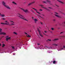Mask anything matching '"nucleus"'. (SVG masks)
<instances>
[{"mask_svg": "<svg viewBox=\"0 0 65 65\" xmlns=\"http://www.w3.org/2000/svg\"><path fill=\"white\" fill-rule=\"evenodd\" d=\"M54 15H55L56 17H57V18H62V17L60 16H59L58 15L56 14H54Z\"/></svg>", "mask_w": 65, "mask_h": 65, "instance_id": "obj_7", "label": "nucleus"}, {"mask_svg": "<svg viewBox=\"0 0 65 65\" xmlns=\"http://www.w3.org/2000/svg\"><path fill=\"white\" fill-rule=\"evenodd\" d=\"M6 41H8V38H6Z\"/></svg>", "mask_w": 65, "mask_h": 65, "instance_id": "obj_24", "label": "nucleus"}, {"mask_svg": "<svg viewBox=\"0 0 65 65\" xmlns=\"http://www.w3.org/2000/svg\"><path fill=\"white\" fill-rule=\"evenodd\" d=\"M33 12L35 14V13H34V12Z\"/></svg>", "mask_w": 65, "mask_h": 65, "instance_id": "obj_64", "label": "nucleus"}, {"mask_svg": "<svg viewBox=\"0 0 65 65\" xmlns=\"http://www.w3.org/2000/svg\"><path fill=\"white\" fill-rule=\"evenodd\" d=\"M32 8V9H34V10H35V11H36V12H37L38 13H39V14H40V13L38 12L37 10H36V9L34 8Z\"/></svg>", "mask_w": 65, "mask_h": 65, "instance_id": "obj_10", "label": "nucleus"}, {"mask_svg": "<svg viewBox=\"0 0 65 65\" xmlns=\"http://www.w3.org/2000/svg\"><path fill=\"white\" fill-rule=\"evenodd\" d=\"M2 20H5V19H4V18H3L2 19Z\"/></svg>", "mask_w": 65, "mask_h": 65, "instance_id": "obj_51", "label": "nucleus"}, {"mask_svg": "<svg viewBox=\"0 0 65 65\" xmlns=\"http://www.w3.org/2000/svg\"><path fill=\"white\" fill-rule=\"evenodd\" d=\"M45 47H46L47 48H48V47L47 46H45Z\"/></svg>", "mask_w": 65, "mask_h": 65, "instance_id": "obj_32", "label": "nucleus"}, {"mask_svg": "<svg viewBox=\"0 0 65 65\" xmlns=\"http://www.w3.org/2000/svg\"><path fill=\"white\" fill-rule=\"evenodd\" d=\"M63 48H65V46L63 45Z\"/></svg>", "mask_w": 65, "mask_h": 65, "instance_id": "obj_36", "label": "nucleus"}, {"mask_svg": "<svg viewBox=\"0 0 65 65\" xmlns=\"http://www.w3.org/2000/svg\"><path fill=\"white\" fill-rule=\"evenodd\" d=\"M55 13H56V14H58V13H57L55 12Z\"/></svg>", "mask_w": 65, "mask_h": 65, "instance_id": "obj_37", "label": "nucleus"}, {"mask_svg": "<svg viewBox=\"0 0 65 65\" xmlns=\"http://www.w3.org/2000/svg\"><path fill=\"white\" fill-rule=\"evenodd\" d=\"M39 6H41V7H42V8H44V9H46V10H47V9L46 8H45L44 7V6L43 5H39Z\"/></svg>", "mask_w": 65, "mask_h": 65, "instance_id": "obj_6", "label": "nucleus"}, {"mask_svg": "<svg viewBox=\"0 0 65 65\" xmlns=\"http://www.w3.org/2000/svg\"><path fill=\"white\" fill-rule=\"evenodd\" d=\"M57 0V1H58V2H60V3H62V4H64V3L62 2L61 1H59V0Z\"/></svg>", "mask_w": 65, "mask_h": 65, "instance_id": "obj_16", "label": "nucleus"}, {"mask_svg": "<svg viewBox=\"0 0 65 65\" xmlns=\"http://www.w3.org/2000/svg\"><path fill=\"white\" fill-rule=\"evenodd\" d=\"M54 21H55V20H54Z\"/></svg>", "mask_w": 65, "mask_h": 65, "instance_id": "obj_60", "label": "nucleus"}, {"mask_svg": "<svg viewBox=\"0 0 65 65\" xmlns=\"http://www.w3.org/2000/svg\"><path fill=\"white\" fill-rule=\"evenodd\" d=\"M44 32L45 33H46L47 32V31H44Z\"/></svg>", "mask_w": 65, "mask_h": 65, "instance_id": "obj_33", "label": "nucleus"}, {"mask_svg": "<svg viewBox=\"0 0 65 65\" xmlns=\"http://www.w3.org/2000/svg\"><path fill=\"white\" fill-rule=\"evenodd\" d=\"M55 5H56V6H57V7H59V6H58L56 4H55Z\"/></svg>", "mask_w": 65, "mask_h": 65, "instance_id": "obj_30", "label": "nucleus"}, {"mask_svg": "<svg viewBox=\"0 0 65 65\" xmlns=\"http://www.w3.org/2000/svg\"><path fill=\"white\" fill-rule=\"evenodd\" d=\"M12 3L13 4H15V5H17V3H15L14 2H13Z\"/></svg>", "mask_w": 65, "mask_h": 65, "instance_id": "obj_19", "label": "nucleus"}, {"mask_svg": "<svg viewBox=\"0 0 65 65\" xmlns=\"http://www.w3.org/2000/svg\"><path fill=\"white\" fill-rule=\"evenodd\" d=\"M1 24H2V25H8V24L6 23H1Z\"/></svg>", "mask_w": 65, "mask_h": 65, "instance_id": "obj_14", "label": "nucleus"}, {"mask_svg": "<svg viewBox=\"0 0 65 65\" xmlns=\"http://www.w3.org/2000/svg\"><path fill=\"white\" fill-rule=\"evenodd\" d=\"M34 20L35 23H37V21H38V20L37 19H34Z\"/></svg>", "mask_w": 65, "mask_h": 65, "instance_id": "obj_11", "label": "nucleus"}, {"mask_svg": "<svg viewBox=\"0 0 65 65\" xmlns=\"http://www.w3.org/2000/svg\"><path fill=\"white\" fill-rule=\"evenodd\" d=\"M7 23L9 24V22H7Z\"/></svg>", "mask_w": 65, "mask_h": 65, "instance_id": "obj_56", "label": "nucleus"}, {"mask_svg": "<svg viewBox=\"0 0 65 65\" xmlns=\"http://www.w3.org/2000/svg\"><path fill=\"white\" fill-rule=\"evenodd\" d=\"M35 3V2H33L31 3H30L28 4L27 6H30V5H32V4H33V3Z\"/></svg>", "mask_w": 65, "mask_h": 65, "instance_id": "obj_5", "label": "nucleus"}, {"mask_svg": "<svg viewBox=\"0 0 65 65\" xmlns=\"http://www.w3.org/2000/svg\"><path fill=\"white\" fill-rule=\"evenodd\" d=\"M14 25V24H13V23L12 24H11V25H10V24H8V25H9V26H11V25Z\"/></svg>", "mask_w": 65, "mask_h": 65, "instance_id": "obj_22", "label": "nucleus"}, {"mask_svg": "<svg viewBox=\"0 0 65 65\" xmlns=\"http://www.w3.org/2000/svg\"><path fill=\"white\" fill-rule=\"evenodd\" d=\"M8 40H10L11 39V37H9L8 38Z\"/></svg>", "mask_w": 65, "mask_h": 65, "instance_id": "obj_27", "label": "nucleus"}, {"mask_svg": "<svg viewBox=\"0 0 65 65\" xmlns=\"http://www.w3.org/2000/svg\"><path fill=\"white\" fill-rule=\"evenodd\" d=\"M37 45H40V44H39V43H38L37 44Z\"/></svg>", "mask_w": 65, "mask_h": 65, "instance_id": "obj_44", "label": "nucleus"}, {"mask_svg": "<svg viewBox=\"0 0 65 65\" xmlns=\"http://www.w3.org/2000/svg\"><path fill=\"white\" fill-rule=\"evenodd\" d=\"M9 36H6V37H9Z\"/></svg>", "mask_w": 65, "mask_h": 65, "instance_id": "obj_54", "label": "nucleus"}, {"mask_svg": "<svg viewBox=\"0 0 65 65\" xmlns=\"http://www.w3.org/2000/svg\"><path fill=\"white\" fill-rule=\"evenodd\" d=\"M51 30H54V28H51Z\"/></svg>", "mask_w": 65, "mask_h": 65, "instance_id": "obj_29", "label": "nucleus"}, {"mask_svg": "<svg viewBox=\"0 0 65 65\" xmlns=\"http://www.w3.org/2000/svg\"><path fill=\"white\" fill-rule=\"evenodd\" d=\"M18 15H19V17H20V18H21L22 19H23V20H25V21H27V22H28V20H27L26 19H25V17H24V16H22V15H21V14L20 13L18 14Z\"/></svg>", "mask_w": 65, "mask_h": 65, "instance_id": "obj_1", "label": "nucleus"}, {"mask_svg": "<svg viewBox=\"0 0 65 65\" xmlns=\"http://www.w3.org/2000/svg\"><path fill=\"white\" fill-rule=\"evenodd\" d=\"M3 34L4 35H6V33L4 32H2V29H0V35Z\"/></svg>", "mask_w": 65, "mask_h": 65, "instance_id": "obj_2", "label": "nucleus"}, {"mask_svg": "<svg viewBox=\"0 0 65 65\" xmlns=\"http://www.w3.org/2000/svg\"><path fill=\"white\" fill-rule=\"evenodd\" d=\"M47 10H48V11H50V9H47Z\"/></svg>", "mask_w": 65, "mask_h": 65, "instance_id": "obj_50", "label": "nucleus"}, {"mask_svg": "<svg viewBox=\"0 0 65 65\" xmlns=\"http://www.w3.org/2000/svg\"><path fill=\"white\" fill-rule=\"evenodd\" d=\"M1 44L0 43V46H1Z\"/></svg>", "mask_w": 65, "mask_h": 65, "instance_id": "obj_59", "label": "nucleus"}, {"mask_svg": "<svg viewBox=\"0 0 65 65\" xmlns=\"http://www.w3.org/2000/svg\"><path fill=\"white\" fill-rule=\"evenodd\" d=\"M10 22H12V23H14V22H13V21H10Z\"/></svg>", "mask_w": 65, "mask_h": 65, "instance_id": "obj_41", "label": "nucleus"}, {"mask_svg": "<svg viewBox=\"0 0 65 65\" xmlns=\"http://www.w3.org/2000/svg\"><path fill=\"white\" fill-rule=\"evenodd\" d=\"M49 4L50 5H53L52 4H51V3H49Z\"/></svg>", "mask_w": 65, "mask_h": 65, "instance_id": "obj_40", "label": "nucleus"}, {"mask_svg": "<svg viewBox=\"0 0 65 65\" xmlns=\"http://www.w3.org/2000/svg\"><path fill=\"white\" fill-rule=\"evenodd\" d=\"M0 15L1 16V17H2L3 18H4V17L5 16V15L4 14H2L1 13H0Z\"/></svg>", "mask_w": 65, "mask_h": 65, "instance_id": "obj_12", "label": "nucleus"}, {"mask_svg": "<svg viewBox=\"0 0 65 65\" xmlns=\"http://www.w3.org/2000/svg\"><path fill=\"white\" fill-rule=\"evenodd\" d=\"M56 61L55 60L53 61V64H55V63H56Z\"/></svg>", "mask_w": 65, "mask_h": 65, "instance_id": "obj_21", "label": "nucleus"}, {"mask_svg": "<svg viewBox=\"0 0 65 65\" xmlns=\"http://www.w3.org/2000/svg\"><path fill=\"white\" fill-rule=\"evenodd\" d=\"M58 39H53L52 40L53 41H56L57 40H58Z\"/></svg>", "mask_w": 65, "mask_h": 65, "instance_id": "obj_13", "label": "nucleus"}, {"mask_svg": "<svg viewBox=\"0 0 65 65\" xmlns=\"http://www.w3.org/2000/svg\"><path fill=\"white\" fill-rule=\"evenodd\" d=\"M21 9L22 10H23L24 12H28V10L27 9H26L25 10L24 9H23L22 8H21Z\"/></svg>", "mask_w": 65, "mask_h": 65, "instance_id": "obj_4", "label": "nucleus"}, {"mask_svg": "<svg viewBox=\"0 0 65 65\" xmlns=\"http://www.w3.org/2000/svg\"><path fill=\"white\" fill-rule=\"evenodd\" d=\"M38 31L39 32V34L40 36H41V37H43V36H42V34H41V33H40V32H41V31H40L39 29H38Z\"/></svg>", "mask_w": 65, "mask_h": 65, "instance_id": "obj_3", "label": "nucleus"}, {"mask_svg": "<svg viewBox=\"0 0 65 65\" xmlns=\"http://www.w3.org/2000/svg\"><path fill=\"white\" fill-rule=\"evenodd\" d=\"M4 37V36H3L2 37V38H1V39H2V38H3Z\"/></svg>", "mask_w": 65, "mask_h": 65, "instance_id": "obj_35", "label": "nucleus"}, {"mask_svg": "<svg viewBox=\"0 0 65 65\" xmlns=\"http://www.w3.org/2000/svg\"><path fill=\"white\" fill-rule=\"evenodd\" d=\"M48 8H50V9H52V8L50 7H48Z\"/></svg>", "mask_w": 65, "mask_h": 65, "instance_id": "obj_46", "label": "nucleus"}, {"mask_svg": "<svg viewBox=\"0 0 65 65\" xmlns=\"http://www.w3.org/2000/svg\"><path fill=\"white\" fill-rule=\"evenodd\" d=\"M43 3H46V2L45 1H43Z\"/></svg>", "mask_w": 65, "mask_h": 65, "instance_id": "obj_26", "label": "nucleus"}, {"mask_svg": "<svg viewBox=\"0 0 65 65\" xmlns=\"http://www.w3.org/2000/svg\"><path fill=\"white\" fill-rule=\"evenodd\" d=\"M15 55V54L13 53V55Z\"/></svg>", "mask_w": 65, "mask_h": 65, "instance_id": "obj_52", "label": "nucleus"}, {"mask_svg": "<svg viewBox=\"0 0 65 65\" xmlns=\"http://www.w3.org/2000/svg\"><path fill=\"white\" fill-rule=\"evenodd\" d=\"M40 23L42 25L43 24V23H42V22H40Z\"/></svg>", "mask_w": 65, "mask_h": 65, "instance_id": "obj_42", "label": "nucleus"}, {"mask_svg": "<svg viewBox=\"0 0 65 65\" xmlns=\"http://www.w3.org/2000/svg\"><path fill=\"white\" fill-rule=\"evenodd\" d=\"M38 15V16L40 17V18H41V17L39 15Z\"/></svg>", "mask_w": 65, "mask_h": 65, "instance_id": "obj_47", "label": "nucleus"}, {"mask_svg": "<svg viewBox=\"0 0 65 65\" xmlns=\"http://www.w3.org/2000/svg\"><path fill=\"white\" fill-rule=\"evenodd\" d=\"M2 3L3 4V5H4V6H5V7L6 6V3L4 2V1H3L2 2Z\"/></svg>", "mask_w": 65, "mask_h": 65, "instance_id": "obj_8", "label": "nucleus"}, {"mask_svg": "<svg viewBox=\"0 0 65 65\" xmlns=\"http://www.w3.org/2000/svg\"><path fill=\"white\" fill-rule=\"evenodd\" d=\"M24 33L25 34H26V35H28V34L26 32H24Z\"/></svg>", "mask_w": 65, "mask_h": 65, "instance_id": "obj_39", "label": "nucleus"}, {"mask_svg": "<svg viewBox=\"0 0 65 65\" xmlns=\"http://www.w3.org/2000/svg\"><path fill=\"white\" fill-rule=\"evenodd\" d=\"M13 34H15V35H17V33L15 32H13Z\"/></svg>", "mask_w": 65, "mask_h": 65, "instance_id": "obj_20", "label": "nucleus"}, {"mask_svg": "<svg viewBox=\"0 0 65 65\" xmlns=\"http://www.w3.org/2000/svg\"><path fill=\"white\" fill-rule=\"evenodd\" d=\"M62 13V14H64V15H65V13Z\"/></svg>", "mask_w": 65, "mask_h": 65, "instance_id": "obj_45", "label": "nucleus"}, {"mask_svg": "<svg viewBox=\"0 0 65 65\" xmlns=\"http://www.w3.org/2000/svg\"><path fill=\"white\" fill-rule=\"evenodd\" d=\"M61 49H62V50H63V48H61Z\"/></svg>", "mask_w": 65, "mask_h": 65, "instance_id": "obj_61", "label": "nucleus"}, {"mask_svg": "<svg viewBox=\"0 0 65 65\" xmlns=\"http://www.w3.org/2000/svg\"><path fill=\"white\" fill-rule=\"evenodd\" d=\"M31 11H32V12H34V11L32 10H31Z\"/></svg>", "mask_w": 65, "mask_h": 65, "instance_id": "obj_55", "label": "nucleus"}, {"mask_svg": "<svg viewBox=\"0 0 65 65\" xmlns=\"http://www.w3.org/2000/svg\"><path fill=\"white\" fill-rule=\"evenodd\" d=\"M65 36H60V37H65Z\"/></svg>", "mask_w": 65, "mask_h": 65, "instance_id": "obj_48", "label": "nucleus"}, {"mask_svg": "<svg viewBox=\"0 0 65 65\" xmlns=\"http://www.w3.org/2000/svg\"><path fill=\"white\" fill-rule=\"evenodd\" d=\"M43 33V34H44V35H46V34H45L44 32H42Z\"/></svg>", "mask_w": 65, "mask_h": 65, "instance_id": "obj_31", "label": "nucleus"}, {"mask_svg": "<svg viewBox=\"0 0 65 65\" xmlns=\"http://www.w3.org/2000/svg\"><path fill=\"white\" fill-rule=\"evenodd\" d=\"M51 32L52 33V31H51Z\"/></svg>", "mask_w": 65, "mask_h": 65, "instance_id": "obj_63", "label": "nucleus"}, {"mask_svg": "<svg viewBox=\"0 0 65 65\" xmlns=\"http://www.w3.org/2000/svg\"><path fill=\"white\" fill-rule=\"evenodd\" d=\"M63 32H61L60 33V34H62Z\"/></svg>", "mask_w": 65, "mask_h": 65, "instance_id": "obj_34", "label": "nucleus"}, {"mask_svg": "<svg viewBox=\"0 0 65 65\" xmlns=\"http://www.w3.org/2000/svg\"><path fill=\"white\" fill-rule=\"evenodd\" d=\"M52 45H55V46H57L58 45L57 44H56L55 43L53 44H52Z\"/></svg>", "mask_w": 65, "mask_h": 65, "instance_id": "obj_17", "label": "nucleus"}, {"mask_svg": "<svg viewBox=\"0 0 65 65\" xmlns=\"http://www.w3.org/2000/svg\"><path fill=\"white\" fill-rule=\"evenodd\" d=\"M2 45L3 46H2V47H4V46H5V44H4L3 43V44Z\"/></svg>", "mask_w": 65, "mask_h": 65, "instance_id": "obj_18", "label": "nucleus"}, {"mask_svg": "<svg viewBox=\"0 0 65 65\" xmlns=\"http://www.w3.org/2000/svg\"><path fill=\"white\" fill-rule=\"evenodd\" d=\"M46 35V36H48V35Z\"/></svg>", "mask_w": 65, "mask_h": 65, "instance_id": "obj_53", "label": "nucleus"}, {"mask_svg": "<svg viewBox=\"0 0 65 65\" xmlns=\"http://www.w3.org/2000/svg\"><path fill=\"white\" fill-rule=\"evenodd\" d=\"M5 7L7 9H9V10H11V8H10L7 5Z\"/></svg>", "mask_w": 65, "mask_h": 65, "instance_id": "obj_9", "label": "nucleus"}, {"mask_svg": "<svg viewBox=\"0 0 65 65\" xmlns=\"http://www.w3.org/2000/svg\"><path fill=\"white\" fill-rule=\"evenodd\" d=\"M46 2H47V3H50L51 2V1L46 0Z\"/></svg>", "mask_w": 65, "mask_h": 65, "instance_id": "obj_15", "label": "nucleus"}, {"mask_svg": "<svg viewBox=\"0 0 65 65\" xmlns=\"http://www.w3.org/2000/svg\"><path fill=\"white\" fill-rule=\"evenodd\" d=\"M40 11H42V10L41 9H40Z\"/></svg>", "mask_w": 65, "mask_h": 65, "instance_id": "obj_38", "label": "nucleus"}, {"mask_svg": "<svg viewBox=\"0 0 65 65\" xmlns=\"http://www.w3.org/2000/svg\"><path fill=\"white\" fill-rule=\"evenodd\" d=\"M27 37H31V36H30L29 35H28V36L27 35Z\"/></svg>", "mask_w": 65, "mask_h": 65, "instance_id": "obj_23", "label": "nucleus"}, {"mask_svg": "<svg viewBox=\"0 0 65 65\" xmlns=\"http://www.w3.org/2000/svg\"><path fill=\"white\" fill-rule=\"evenodd\" d=\"M48 40H49V41H51V40H49L48 39L47 40H46V41H48Z\"/></svg>", "mask_w": 65, "mask_h": 65, "instance_id": "obj_28", "label": "nucleus"}, {"mask_svg": "<svg viewBox=\"0 0 65 65\" xmlns=\"http://www.w3.org/2000/svg\"><path fill=\"white\" fill-rule=\"evenodd\" d=\"M41 15H43V16H44V14H42Z\"/></svg>", "mask_w": 65, "mask_h": 65, "instance_id": "obj_49", "label": "nucleus"}, {"mask_svg": "<svg viewBox=\"0 0 65 65\" xmlns=\"http://www.w3.org/2000/svg\"><path fill=\"white\" fill-rule=\"evenodd\" d=\"M61 51V50H58V51Z\"/></svg>", "mask_w": 65, "mask_h": 65, "instance_id": "obj_62", "label": "nucleus"}, {"mask_svg": "<svg viewBox=\"0 0 65 65\" xmlns=\"http://www.w3.org/2000/svg\"><path fill=\"white\" fill-rule=\"evenodd\" d=\"M12 49H13V50L14 49V46H12Z\"/></svg>", "mask_w": 65, "mask_h": 65, "instance_id": "obj_25", "label": "nucleus"}, {"mask_svg": "<svg viewBox=\"0 0 65 65\" xmlns=\"http://www.w3.org/2000/svg\"><path fill=\"white\" fill-rule=\"evenodd\" d=\"M26 3V2H25L24 3Z\"/></svg>", "mask_w": 65, "mask_h": 65, "instance_id": "obj_58", "label": "nucleus"}, {"mask_svg": "<svg viewBox=\"0 0 65 65\" xmlns=\"http://www.w3.org/2000/svg\"><path fill=\"white\" fill-rule=\"evenodd\" d=\"M32 18L33 20H34V17H32Z\"/></svg>", "mask_w": 65, "mask_h": 65, "instance_id": "obj_43", "label": "nucleus"}, {"mask_svg": "<svg viewBox=\"0 0 65 65\" xmlns=\"http://www.w3.org/2000/svg\"><path fill=\"white\" fill-rule=\"evenodd\" d=\"M5 22H7V21H5Z\"/></svg>", "mask_w": 65, "mask_h": 65, "instance_id": "obj_57", "label": "nucleus"}]
</instances>
